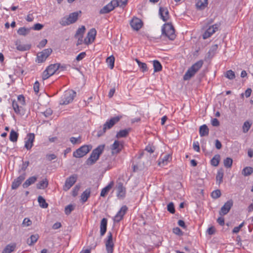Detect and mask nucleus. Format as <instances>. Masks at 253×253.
Wrapping results in <instances>:
<instances>
[{
    "instance_id": "nucleus-1",
    "label": "nucleus",
    "mask_w": 253,
    "mask_h": 253,
    "mask_svg": "<svg viewBox=\"0 0 253 253\" xmlns=\"http://www.w3.org/2000/svg\"><path fill=\"white\" fill-rule=\"evenodd\" d=\"M81 13V11L72 12L69 15L62 18L59 21V24L63 26L74 24L78 20Z\"/></svg>"
},
{
    "instance_id": "nucleus-2",
    "label": "nucleus",
    "mask_w": 253,
    "mask_h": 253,
    "mask_svg": "<svg viewBox=\"0 0 253 253\" xmlns=\"http://www.w3.org/2000/svg\"><path fill=\"white\" fill-rule=\"evenodd\" d=\"M104 147V145H100L94 149L86 161V165L91 166L94 164L98 160L100 155L103 152Z\"/></svg>"
},
{
    "instance_id": "nucleus-3",
    "label": "nucleus",
    "mask_w": 253,
    "mask_h": 253,
    "mask_svg": "<svg viewBox=\"0 0 253 253\" xmlns=\"http://www.w3.org/2000/svg\"><path fill=\"white\" fill-rule=\"evenodd\" d=\"M121 116H116L108 120L103 125L102 128H100L97 132V136L100 137L103 135L106 132L107 129H110L114 125L117 123L121 119Z\"/></svg>"
},
{
    "instance_id": "nucleus-4",
    "label": "nucleus",
    "mask_w": 253,
    "mask_h": 253,
    "mask_svg": "<svg viewBox=\"0 0 253 253\" xmlns=\"http://www.w3.org/2000/svg\"><path fill=\"white\" fill-rule=\"evenodd\" d=\"M76 92L73 90H68L64 92L60 100V105H67L72 102L76 96Z\"/></svg>"
},
{
    "instance_id": "nucleus-5",
    "label": "nucleus",
    "mask_w": 253,
    "mask_h": 253,
    "mask_svg": "<svg viewBox=\"0 0 253 253\" xmlns=\"http://www.w3.org/2000/svg\"><path fill=\"white\" fill-rule=\"evenodd\" d=\"M162 35H165L170 40H173L175 38L174 29L171 24H165L162 29Z\"/></svg>"
},
{
    "instance_id": "nucleus-6",
    "label": "nucleus",
    "mask_w": 253,
    "mask_h": 253,
    "mask_svg": "<svg viewBox=\"0 0 253 253\" xmlns=\"http://www.w3.org/2000/svg\"><path fill=\"white\" fill-rule=\"evenodd\" d=\"M119 0H112L108 4L101 8L99 11L100 14H106L113 10L115 7L119 6Z\"/></svg>"
},
{
    "instance_id": "nucleus-7",
    "label": "nucleus",
    "mask_w": 253,
    "mask_h": 253,
    "mask_svg": "<svg viewBox=\"0 0 253 253\" xmlns=\"http://www.w3.org/2000/svg\"><path fill=\"white\" fill-rule=\"evenodd\" d=\"M91 149L89 145H83L77 149L73 153V156L75 158H82L88 153Z\"/></svg>"
},
{
    "instance_id": "nucleus-8",
    "label": "nucleus",
    "mask_w": 253,
    "mask_h": 253,
    "mask_svg": "<svg viewBox=\"0 0 253 253\" xmlns=\"http://www.w3.org/2000/svg\"><path fill=\"white\" fill-rule=\"evenodd\" d=\"M52 51L51 48H47L39 52L37 54L36 62L39 63H42L45 61L46 58L50 55Z\"/></svg>"
},
{
    "instance_id": "nucleus-9",
    "label": "nucleus",
    "mask_w": 253,
    "mask_h": 253,
    "mask_svg": "<svg viewBox=\"0 0 253 253\" xmlns=\"http://www.w3.org/2000/svg\"><path fill=\"white\" fill-rule=\"evenodd\" d=\"M219 26V23H216L212 26H210L203 35V38L204 39H207L210 37L218 30Z\"/></svg>"
},
{
    "instance_id": "nucleus-10",
    "label": "nucleus",
    "mask_w": 253,
    "mask_h": 253,
    "mask_svg": "<svg viewBox=\"0 0 253 253\" xmlns=\"http://www.w3.org/2000/svg\"><path fill=\"white\" fill-rule=\"evenodd\" d=\"M106 249L107 253H113L114 250V243L113 242V236L111 232L108 233L107 240L105 242Z\"/></svg>"
},
{
    "instance_id": "nucleus-11",
    "label": "nucleus",
    "mask_w": 253,
    "mask_h": 253,
    "mask_svg": "<svg viewBox=\"0 0 253 253\" xmlns=\"http://www.w3.org/2000/svg\"><path fill=\"white\" fill-rule=\"evenodd\" d=\"M123 143L118 140H115L113 144L111 146V149L112 154H117L119 153L123 148Z\"/></svg>"
},
{
    "instance_id": "nucleus-12",
    "label": "nucleus",
    "mask_w": 253,
    "mask_h": 253,
    "mask_svg": "<svg viewBox=\"0 0 253 253\" xmlns=\"http://www.w3.org/2000/svg\"><path fill=\"white\" fill-rule=\"evenodd\" d=\"M233 204V201L231 200L227 201L221 207L219 212V214L221 216H223L227 214L232 207Z\"/></svg>"
},
{
    "instance_id": "nucleus-13",
    "label": "nucleus",
    "mask_w": 253,
    "mask_h": 253,
    "mask_svg": "<svg viewBox=\"0 0 253 253\" xmlns=\"http://www.w3.org/2000/svg\"><path fill=\"white\" fill-rule=\"evenodd\" d=\"M77 176L73 175L67 178L65 181L64 185L63 186V190L64 191L68 190L76 182Z\"/></svg>"
},
{
    "instance_id": "nucleus-14",
    "label": "nucleus",
    "mask_w": 253,
    "mask_h": 253,
    "mask_svg": "<svg viewBox=\"0 0 253 253\" xmlns=\"http://www.w3.org/2000/svg\"><path fill=\"white\" fill-rule=\"evenodd\" d=\"M35 140V134L33 133H29L27 134L25 141V147L27 150H30L33 146Z\"/></svg>"
},
{
    "instance_id": "nucleus-15",
    "label": "nucleus",
    "mask_w": 253,
    "mask_h": 253,
    "mask_svg": "<svg viewBox=\"0 0 253 253\" xmlns=\"http://www.w3.org/2000/svg\"><path fill=\"white\" fill-rule=\"evenodd\" d=\"M117 197L119 199H124L126 194V189L124 186L123 183L121 182H117Z\"/></svg>"
},
{
    "instance_id": "nucleus-16",
    "label": "nucleus",
    "mask_w": 253,
    "mask_h": 253,
    "mask_svg": "<svg viewBox=\"0 0 253 253\" xmlns=\"http://www.w3.org/2000/svg\"><path fill=\"white\" fill-rule=\"evenodd\" d=\"M96 35V31L95 28L91 29L87 34L86 38L84 39V43L88 44L93 42Z\"/></svg>"
},
{
    "instance_id": "nucleus-17",
    "label": "nucleus",
    "mask_w": 253,
    "mask_h": 253,
    "mask_svg": "<svg viewBox=\"0 0 253 253\" xmlns=\"http://www.w3.org/2000/svg\"><path fill=\"white\" fill-rule=\"evenodd\" d=\"M127 207L126 206H123L120 211L117 213L116 215L114 217V221L115 222H120L123 218L124 215L126 214L127 211Z\"/></svg>"
},
{
    "instance_id": "nucleus-18",
    "label": "nucleus",
    "mask_w": 253,
    "mask_h": 253,
    "mask_svg": "<svg viewBox=\"0 0 253 253\" xmlns=\"http://www.w3.org/2000/svg\"><path fill=\"white\" fill-rule=\"evenodd\" d=\"M26 173L23 172L22 174L20 175L12 183L11 188L12 189H17L20 185L21 184L22 181L25 179Z\"/></svg>"
},
{
    "instance_id": "nucleus-19",
    "label": "nucleus",
    "mask_w": 253,
    "mask_h": 253,
    "mask_svg": "<svg viewBox=\"0 0 253 253\" xmlns=\"http://www.w3.org/2000/svg\"><path fill=\"white\" fill-rule=\"evenodd\" d=\"M131 28L135 30L138 31L142 26V21L138 18H133L130 22Z\"/></svg>"
},
{
    "instance_id": "nucleus-20",
    "label": "nucleus",
    "mask_w": 253,
    "mask_h": 253,
    "mask_svg": "<svg viewBox=\"0 0 253 253\" xmlns=\"http://www.w3.org/2000/svg\"><path fill=\"white\" fill-rule=\"evenodd\" d=\"M159 14L164 21H167L169 18V11L166 7H160Z\"/></svg>"
},
{
    "instance_id": "nucleus-21",
    "label": "nucleus",
    "mask_w": 253,
    "mask_h": 253,
    "mask_svg": "<svg viewBox=\"0 0 253 253\" xmlns=\"http://www.w3.org/2000/svg\"><path fill=\"white\" fill-rule=\"evenodd\" d=\"M107 225V219L105 218H103L100 222V232L101 236H103L106 232Z\"/></svg>"
},
{
    "instance_id": "nucleus-22",
    "label": "nucleus",
    "mask_w": 253,
    "mask_h": 253,
    "mask_svg": "<svg viewBox=\"0 0 253 253\" xmlns=\"http://www.w3.org/2000/svg\"><path fill=\"white\" fill-rule=\"evenodd\" d=\"M15 45L16 46V49L21 51H24L28 50L31 48L30 44H21L20 41L15 42Z\"/></svg>"
},
{
    "instance_id": "nucleus-23",
    "label": "nucleus",
    "mask_w": 253,
    "mask_h": 253,
    "mask_svg": "<svg viewBox=\"0 0 253 253\" xmlns=\"http://www.w3.org/2000/svg\"><path fill=\"white\" fill-rule=\"evenodd\" d=\"M60 64L56 63L54 64H51L46 68V70L48 71L50 74L53 75L57 70L60 69Z\"/></svg>"
},
{
    "instance_id": "nucleus-24",
    "label": "nucleus",
    "mask_w": 253,
    "mask_h": 253,
    "mask_svg": "<svg viewBox=\"0 0 253 253\" xmlns=\"http://www.w3.org/2000/svg\"><path fill=\"white\" fill-rule=\"evenodd\" d=\"M208 4V0H197L196 6L198 9L203 10L207 7Z\"/></svg>"
},
{
    "instance_id": "nucleus-25",
    "label": "nucleus",
    "mask_w": 253,
    "mask_h": 253,
    "mask_svg": "<svg viewBox=\"0 0 253 253\" xmlns=\"http://www.w3.org/2000/svg\"><path fill=\"white\" fill-rule=\"evenodd\" d=\"M114 184V181H111L106 187L103 188L101 191L100 196L105 197L113 187Z\"/></svg>"
},
{
    "instance_id": "nucleus-26",
    "label": "nucleus",
    "mask_w": 253,
    "mask_h": 253,
    "mask_svg": "<svg viewBox=\"0 0 253 253\" xmlns=\"http://www.w3.org/2000/svg\"><path fill=\"white\" fill-rule=\"evenodd\" d=\"M16 248L15 243H11L7 245L4 248L1 253H11L14 252Z\"/></svg>"
},
{
    "instance_id": "nucleus-27",
    "label": "nucleus",
    "mask_w": 253,
    "mask_h": 253,
    "mask_svg": "<svg viewBox=\"0 0 253 253\" xmlns=\"http://www.w3.org/2000/svg\"><path fill=\"white\" fill-rule=\"evenodd\" d=\"M39 237L40 236L38 234L32 235L30 237V238H28L27 240V244L29 246H33L35 243H36L37 242Z\"/></svg>"
},
{
    "instance_id": "nucleus-28",
    "label": "nucleus",
    "mask_w": 253,
    "mask_h": 253,
    "mask_svg": "<svg viewBox=\"0 0 253 253\" xmlns=\"http://www.w3.org/2000/svg\"><path fill=\"white\" fill-rule=\"evenodd\" d=\"M37 179V177L36 176H33L30 177L29 178H28L25 182L23 184V188H27L31 184L34 183Z\"/></svg>"
},
{
    "instance_id": "nucleus-29",
    "label": "nucleus",
    "mask_w": 253,
    "mask_h": 253,
    "mask_svg": "<svg viewBox=\"0 0 253 253\" xmlns=\"http://www.w3.org/2000/svg\"><path fill=\"white\" fill-rule=\"evenodd\" d=\"M209 132V129L206 125H203L200 127L199 134L201 137L208 135Z\"/></svg>"
},
{
    "instance_id": "nucleus-30",
    "label": "nucleus",
    "mask_w": 253,
    "mask_h": 253,
    "mask_svg": "<svg viewBox=\"0 0 253 253\" xmlns=\"http://www.w3.org/2000/svg\"><path fill=\"white\" fill-rule=\"evenodd\" d=\"M203 64V61L202 60H200L196 62L190 68L195 73H196L202 67Z\"/></svg>"
},
{
    "instance_id": "nucleus-31",
    "label": "nucleus",
    "mask_w": 253,
    "mask_h": 253,
    "mask_svg": "<svg viewBox=\"0 0 253 253\" xmlns=\"http://www.w3.org/2000/svg\"><path fill=\"white\" fill-rule=\"evenodd\" d=\"M48 185V181L47 178H44L37 184V188L38 189H44Z\"/></svg>"
},
{
    "instance_id": "nucleus-32",
    "label": "nucleus",
    "mask_w": 253,
    "mask_h": 253,
    "mask_svg": "<svg viewBox=\"0 0 253 253\" xmlns=\"http://www.w3.org/2000/svg\"><path fill=\"white\" fill-rule=\"evenodd\" d=\"M90 195V189H86L81 195V200L83 203L85 202Z\"/></svg>"
},
{
    "instance_id": "nucleus-33",
    "label": "nucleus",
    "mask_w": 253,
    "mask_h": 253,
    "mask_svg": "<svg viewBox=\"0 0 253 253\" xmlns=\"http://www.w3.org/2000/svg\"><path fill=\"white\" fill-rule=\"evenodd\" d=\"M195 74L196 73L191 69V68H189L183 76V80L184 81L189 80L193 77Z\"/></svg>"
},
{
    "instance_id": "nucleus-34",
    "label": "nucleus",
    "mask_w": 253,
    "mask_h": 253,
    "mask_svg": "<svg viewBox=\"0 0 253 253\" xmlns=\"http://www.w3.org/2000/svg\"><path fill=\"white\" fill-rule=\"evenodd\" d=\"M130 130V128L121 130L117 132L116 136L117 138L125 137L128 135Z\"/></svg>"
},
{
    "instance_id": "nucleus-35",
    "label": "nucleus",
    "mask_w": 253,
    "mask_h": 253,
    "mask_svg": "<svg viewBox=\"0 0 253 253\" xmlns=\"http://www.w3.org/2000/svg\"><path fill=\"white\" fill-rule=\"evenodd\" d=\"M31 29V28L21 27L17 30V33L19 35L25 36L30 33Z\"/></svg>"
},
{
    "instance_id": "nucleus-36",
    "label": "nucleus",
    "mask_w": 253,
    "mask_h": 253,
    "mask_svg": "<svg viewBox=\"0 0 253 253\" xmlns=\"http://www.w3.org/2000/svg\"><path fill=\"white\" fill-rule=\"evenodd\" d=\"M154 72H158L162 70V66L160 62L158 60H154L153 61Z\"/></svg>"
},
{
    "instance_id": "nucleus-37",
    "label": "nucleus",
    "mask_w": 253,
    "mask_h": 253,
    "mask_svg": "<svg viewBox=\"0 0 253 253\" xmlns=\"http://www.w3.org/2000/svg\"><path fill=\"white\" fill-rule=\"evenodd\" d=\"M23 106L20 105L16 100H14L12 101V107L15 113L20 114V109Z\"/></svg>"
},
{
    "instance_id": "nucleus-38",
    "label": "nucleus",
    "mask_w": 253,
    "mask_h": 253,
    "mask_svg": "<svg viewBox=\"0 0 253 253\" xmlns=\"http://www.w3.org/2000/svg\"><path fill=\"white\" fill-rule=\"evenodd\" d=\"M135 60L137 62L139 67L142 72H145L148 71V68L145 63L140 62L137 58H136Z\"/></svg>"
},
{
    "instance_id": "nucleus-39",
    "label": "nucleus",
    "mask_w": 253,
    "mask_h": 253,
    "mask_svg": "<svg viewBox=\"0 0 253 253\" xmlns=\"http://www.w3.org/2000/svg\"><path fill=\"white\" fill-rule=\"evenodd\" d=\"M220 158V155L218 154L214 155L211 161V165L217 167L219 165Z\"/></svg>"
},
{
    "instance_id": "nucleus-40",
    "label": "nucleus",
    "mask_w": 253,
    "mask_h": 253,
    "mask_svg": "<svg viewBox=\"0 0 253 253\" xmlns=\"http://www.w3.org/2000/svg\"><path fill=\"white\" fill-rule=\"evenodd\" d=\"M18 137V133L12 129L9 135V140L13 142H16Z\"/></svg>"
},
{
    "instance_id": "nucleus-41",
    "label": "nucleus",
    "mask_w": 253,
    "mask_h": 253,
    "mask_svg": "<svg viewBox=\"0 0 253 253\" xmlns=\"http://www.w3.org/2000/svg\"><path fill=\"white\" fill-rule=\"evenodd\" d=\"M38 201L41 207L42 208H47L48 207V204L46 202L45 200L41 196H39L38 198Z\"/></svg>"
},
{
    "instance_id": "nucleus-42",
    "label": "nucleus",
    "mask_w": 253,
    "mask_h": 253,
    "mask_svg": "<svg viewBox=\"0 0 253 253\" xmlns=\"http://www.w3.org/2000/svg\"><path fill=\"white\" fill-rule=\"evenodd\" d=\"M253 172V169L252 167H247L245 168L242 172L243 175L245 176L251 175Z\"/></svg>"
},
{
    "instance_id": "nucleus-43",
    "label": "nucleus",
    "mask_w": 253,
    "mask_h": 253,
    "mask_svg": "<svg viewBox=\"0 0 253 253\" xmlns=\"http://www.w3.org/2000/svg\"><path fill=\"white\" fill-rule=\"evenodd\" d=\"M115 58L113 55H111L106 59V62L108 64L110 69H112L114 67Z\"/></svg>"
},
{
    "instance_id": "nucleus-44",
    "label": "nucleus",
    "mask_w": 253,
    "mask_h": 253,
    "mask_svg": "<svg viewBox=\"0 0 253 253\" xmlns=\"http://www.w3.org/2000/svg\"><path fill=\"white\" fill-rule=\"evenodd\" d=\"M85 31V28L84 26H82L81 28H79L76 33L75 37L80 36L81 39H83V35Z\"/></svg>"
},
{
    "instance_id": "nucleus-45",
    "label": "nucleus",
    "mask_w": 253,
    "mask_h": 253,
    "mask_svg": "<svg viewBox=\"0 0 253 253\" xmlns=\"http://www.w3.org/2000/svg\"><path fill=\"white\" fill-rule=\"evenodd\" d=\"M223 164L225 167L226 168H230L232 167L233 164V160L230 158H226L223 161Z\"/></svg>"
},
{
    "instance_id": "nucleus-46",
    "label": "nucleus",
    "mask_w": 253,
    "mask_h": 253,
    "mask_svg": "<svg viewBox=\"0 0 253 253\" xmlns=\"http://www.w3.org/2000/svg\"><path fill=\"white\" fill-rule=\"evenodd\" d=\"M169 155H166L165 156H164V157L163 158H162L160 160V161L159 162V165L160 166L162 165V166H165L167 164V163L169 161Z\"/></svg>"
},
{
    "instance_id": "nucleus-47",
    "label": "nucleus",
    "mask_w": 253,
    "mask_h": 253,
    "mask_svg": "<svg viewBox=\"0 0 253 253\" xmlns=\"http://www.w3.org/2000/svg\"><path fill=\"white\" fill-rule=\"evenodd\" d=\"M252 124L248 121H246L243 126V131L244 133H247L250 129Z\"/></svg>"
},
{
    "instance_id": "nucleus-48",
    "label": "nucleus",
    "mask_w": 253,
    "mask_h": 253,
    "mask_svg": "<svg viewBox=\"0 0 253 253\" xmlns=\"http://www.w3.org/2000/svg\"><path fill=\"white\" fill-rule=\"evenodd\" d=\"M221 196V192L219 189L214 190L211 193V197L214 199L219 198Z\"/></svg>"
},
{
    "instance_id": "nucleus-49",
    "label": "nucleus",
    "mask_w": 253,
    "mask_h": 253,
    "mask_svg": "<svg viewBox=\"0 0 253 253\" xmlns=\"http://www.w3.org/2000/svg\"><path fill=\"white\" fill-rule=\"evenodd\" d=\"M225 77L229 80H233L235 78V75L233 71L230 70L226 72Z\"/></svg>"
},
{
    "instance_id": "nucleus-50",
    "label": "nucleus",
    "mask_w": 253,
    "mask_h": 253,
    "mask_svg": "<svg viewBox=\"0 0 253 253\" xmlns=\"http://www.w3.org/2000/svg\"><path fill=\"white\" fill-rule=\"evenodd\" d=\"M16 101L21 106H24L25 104V97L23 95H18Z\"/></svg>"
},
{
    "instance_id": "nucleus-51",
    "label": "nucleus",
    "mask_w": 253,
    "mask_h": 253,
    "mask_svg": "<svg viewBox=\"0 0 253 253\" xmlns=\"http://www.w3.org/2000/svg\"><path fill=\"white\" fill-rule=\"evenodd\" d=\"M223 177V171L222 170L218 171L216 176V179L217 181H219V183H220L221 182H222Z\"/></svg>"
},
{
    "instance_id": "nucleus-52",
    "label": "nucleus",
    "mask_w": 253,
    "mask_h": 253,
    "mask_svg": "<svg viewBox=\"0 0 253 253\" xmlns=\"http://www.w3.org/2000/svg\"><path fill=\"white\" fill-rule=\"evenodd\" d=\"M74 208L72 205H69L65 208V212L66 214L69 215L74 210Z\"/></svg>"
},
{
    "instance_id": "nucleus-53",
    "label": "nucleus",
    "mask_w": 253,
    "mask_h": 253,
    "mask_svg": "<svg viewBox=\"0 0 253 253\" xmlns=\"http://www.w3.org/2000/svg\"><path fill=\"white\" fill-rule=\"evenodd\" d=\"M81 136H79L78 138H76L74 137H71L70 138V142L73 144H76L77 143H81Z\"/></svg>"
},
{
    "instance_id": "nucleus-54",
    "label": "nucleus",
    "mask_w": 253,
    "mask_h": 253,
    "mask_svg": "<svg viewBox=\"0 0 253 253\" xmlns=\"http://www.w3.org/2000/svg\"><path fill=\"white\" fill-rule=\"evenodd\" d=\"M167 210L169 212H170L171 213H174L175 209H174V205L172 203H170L168 205Z\"/></svg>"
},
{
    "instance_id": "nucleus-55",
    "label": "nucleus",
    "mask_w": 253,
    "mask_h": 253,
    "mask_svg": "<svg viewBox=\"0 0 253 253\" xmlns=\"http://www.w3.org/2000/svg\"><path fill=\"white\" fill-rule=\"evenodd\" d=\"M50 76H51V75L46 69L42 73V79L43 80H45L49 78Z\"/></svg>"
},
{
    "instance_id": "nucleus-56",
    "label": "nucleus",
    "mask_w": 253,
    "mask_h": 253,
    "mask_svg": "<svg viewBox=\"0 0 253 253\" xmlns=\"http://www.w3.org/2000/svg\"><path fill=\"white\" fill-rule=\"evenodd\" d=\"M43 27V25L40 24V23H37L34 25V26L32 28H31V29H33L34 30L39 31L41 30Z\"/></svg>"
},
{
    "instance_id": "nucleus-57",
    "label": "nucleus",
    "mask_w": 253,
    "mask_h": 253,
    "mask_svg": "<svg viewBox=\"0 0 253 253\" xmlns=\"http://www.w3.org/2000/svg\"><path fill=\"white\" fill-rule=\"evenodd\" d=\"M22 224L26 226H29L32 224V221L28 218H25L23 221Z\"/></svg>"
},
{
    "instance_id": "nucleus-58",
    "label": "nucleus",
    "mask_w": 253,
    "mask_h": 253,
    "mask_svg": "<svg viewBox=\"0 0 253 253\" xmlns=\"http://www.w3.org/2000/svg\"><path fill=\"white\" fill-rule=\"evenodd\" d=\"M40 83L36 81L34 84V90L36 94L39 92Z\"/></svg>"
},
{
    "instance_id": "nucleus-59",
    "label": "nucleus",
    "mask_w": 253,
    "mask_h": 253,
    "mask_svg": "<svg viewBox=\"0 0 253 253\" xmlns=\"http://www.w3.org/2000/svg\"><path fill=\"white\" fill-rule=\"evenodd\" d=\"M29 165V161H25L23 163L22 165L21 166V170H22L25 172V171L27 169V167Z\"/></svg>"
},
{
    "instance_id": "nucleus-60",
    "label": "nucleus",
    "mask_w": 253,
    "mask_h": 253,
    "mask_svg": "<svg viewBox=\"0 0 253 253\" xmlns=\"http://www.w3.org/2000/svg\"><path fill=\"white\" fill-rule=\"evenodd\" d=\"M173 232L176 235H182L183 234L182 231L178 227H175L173 229Z\"/></svg>"
},
{
    "instance_id": "nucleus-61",
    "label": "nucleus",
    "mask_w": 253,
    "mask_h": 253,
    "mask_svg": "<svg viewBox=\"0 0 253 253\" xmlns=\"http://www.w3.org/2000/svg\"><path fill=\"white\" fill-rule=\"evenodd\" d=\"M86 53L85 52H82L80 53L77 57L76 60L77 61H80L85 57Z\"/></svg>"
},
{
    "instance_id": "nucleus-62",
    "label": "nucleus",
    "mask_w": 253,
    "mask_h": 253,
    "mask_svg": "<svg viewBox=\"0 0 253 253\" xmlns=\"http://www.w3.org/2000/svg\"><path fill=\"white\" fill-rule=\"evenodd\" d=\"M193 149L197 152L200 151L199 143L198 141H194L193 144Z\"/></svg>"
},
{
    "instance_id": "nucleus-63",
    "label": "nucleus",
    "mask_w": 253,
    "mask_h": 253,
    "mask_svg": "<svg viewBox=\"0 0 253 253\" xmlns=\"http://www.w3.org/2000/svg\"><path fill=\"white\" fill-rule=\"evenodd\" d=\"M43 115L45 117H49L52 114V111L50 109H46L43 113Z\"/></svg>"
},
{
    "instance_id": "nucleus-64",
    "label": "nucleus",
    "mask_w": 253,
    "mask_h": 253,
    "mask_svg": "<svg viewBox=\"0 0 253 253\" xmlns=\"http://www.w3.org/2000/svg\"><path fill=\"white\" fill-rule=\"evenodd\" d=\"M215 232V229L213 226L209 227L207 230V233L210 235L214 234Z\"/></svg>"
}]
</instances>
